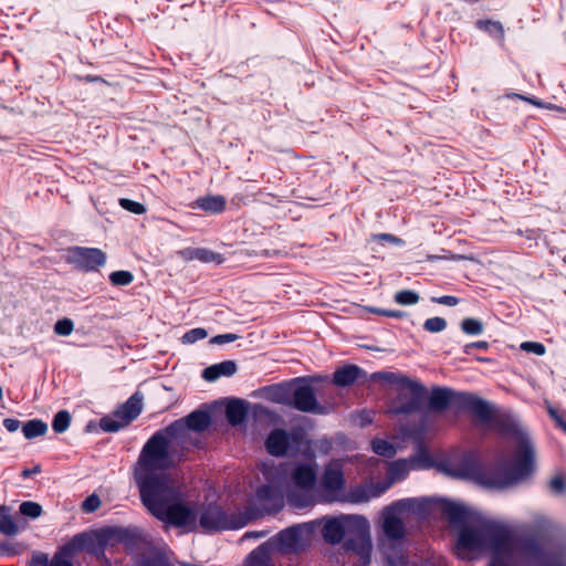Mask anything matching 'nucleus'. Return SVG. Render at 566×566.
<instances>
[{
    "label": "nucleus",
    "instance_id": "2",
    "mask_svg": "<svg viewBox=\"0 0 566 566\" xmlns=\"http://www.w3.org/2000/svg\"><path fill=\"white\" fill-rule=\"evenodd\" d=\"M514 532L503 523H490L480 530L465 528L455 546L461 558H471L475 554L486 553L491 556L490 566H504L512 553Z\"/></svg>",
    "mask_w": 566,
    "mask_h": 566
},
{
    "label": "nucleus",
    "instance_id": "44",
    "mask_svg": "<svg viewBox=\"0 0 566 566\" xmlns=\"http://www.w3.org/2000/svg\"><path fill=\"white\" fill-rule=\"evenodd\" d=\"M54 329L59 335H69L73 331V323L67 318L61 319L55 324Z\"/></svg>",
    "mask_w": 566,
    "mask_h": 566
},
{
    "label": "nucleus",
    "instance_id": "17",
    "mask_svg": "<svg viewBox=\"0 0 566 566\" xmlns=\"http://www.w3.org/2000/svg\"><path fill=\"white\" fill-rule=\"evenodd\" d=\"M184 426V431L179 430L177 432V440L180 441L184 436L187 433L188 429L195 430V431H202L207 429L210 424V417L205 411H195L190 413L185 422L178 421Z\"/></svg>",
    "mask_w": 566,
    "mask_h": 566
},
{
    "label": "nucleus",
    "instance_id": "12",
    "mask_svg": "<svg viewBox=\"0 0 566 566\" xmlns=\"http://www.w3.org/2000/svg\"><path fill=\"white\" fill-rule=\"evenodd\" d=\"M406 503H397L384 513L382 528L385 534L392 539L401 538L405 534L401 516L403 514Z\"/></svg>",
    "mask_w": 566,
    "mask_h": 566
},
{
    "label": "nucleus",
    "instance_id": "33",
    "mask_svg": "<svg viewBox=\"0 0 566 566\" xmlns=\"http://www.w3.org/2000/svg\"><path fill=\"white\" fill-rule=\"evenodd\" d=\"M99 426L104 431L115 432V431L119 430L120 428L127 426V423L125 422L124 419L116 418L115 413H114L113 417L103 418L99 422Z\"/></svg>",
    "mask_w": 566,
    "mask_h": 566
},
{
    "label": "nucleus",
    "instance_id": "36",
    "mask_svg": "<svg viewBox=\"0 0 566 566\" xmlns=\"http://www.w3.org/2000/svg\"><path fill=\"white\" fill-rule=\"evenodd\" d=\"M20 512L25 516L38 517L41 515L42 509L38 503L23 502L20 505Z\"/></svg>",
    "mask_w": 566,
    "mask_h": 566
},
{
    "label": "nucleus",
    "instance_id": "60",
    "mask_svg": "<svg viewBox=\"0 0 566 566\" xmlns=\"http://www.w3.org/2000/svg\"><path fill=\"white\" fill-rule=\"evenodd\" d=\"M23 474L27 476V475H29V474H32V471L25 470V471L23 472Z\"/></svg>",
    "mask_w": 566,
    "mask_h": 566
},
{
    "label": "nucleus",
    "instance_id": "59",
    "mask_svg": "<svg viewBox=\"0 0 566 566\" xmlns=\"http://www.w3.org/2000/svg\"><path fill=\"white\" fill-rule=\"evenodd\" d=\"M382 239H386V240H395L394 238H391L390 235L388 234H384L381 235Z\"/></svg>",
    "mask_w": 566,
    "mask_h": 566
},
{
    "label": "nucleus",
    "instance_id": "28",
    "mask_svg": "<svg viewBox=\"0 0 566 566\" xmlns=\"http://www.w3.org/2000/svg\"><path fill=\"white\" fill-rule=\"evenodd\" d=\"M370 446L376 454L384 458H394L397 452V449L392 443L382 439H374L370 442Z\"/></svg>",
    "mask_w": 566,
    "mask_h": 566
},
{
    "label": "nucleus",
    "instance_id": "34",
    "mask_svg": "<svg viewBox=\"0 0 566 566\" xmlns=\"http://www.w3.org/2000/svg\"><path fill=\"white\" fill-rule=\"evenodd\" d=\"M71 417L67 411H60L55 415L52 427L56 432L65 431L70 426Z\"/></svg>",
    "mask_w": 566,
    "mask_h": 566
},
{
    "label": "nucleus",
    "instance_id": "26",
    "mask_svg": "<svg viewBox=\"0 0 566 566\" xmlns=\"http://www.w3.org/2000/svg\"><path fill=\"white\" fill-rule=\"evenodd\" d=\"M91 541V533H84L75 536L69 544L63 547V553L73 556L80 552L87 551Z\"/></svg>",
    "mask_w": 566,
    "mask_h": 566
},
{
    "label": "nucleus",
    "instance_id": "18",
    "mask_svg": "<svg viewBox=\"0 0 566 566\" xmlns=\"http://www.w3.org/2000/svg\"><path fill=\"white\" fill-rule=\"evenodd\" d=\"M143 397L139 394L133 395L116 412V418H122L128 424L142 411Z\"/></svg>",
    "mask_w": 566,
    "mask_h": 566
},
{
    "label": "nucleus",
    "instance_id": "20",
    "mask_svg": "<svg viewBox=\"0 0 566 566\" xmlns=\"http://www.w3.org/2000/svg\"><path fill=\"white\" fill-rule=\"evenodd\" d=\"M475 28L489 34V36L497 41L501 45L503 44L505 30L500 21L492 19H480L475 22Z\"/></svg>",
    "mask_w": 566,
    "mask_h": 566
},
{
    "label": "nucleus",
    "instance_id": "4",
    "mask_svg": "<svg viewBox=\"0 0 566 566\" xmlns=\"http://www.w3.org/2000/svg\"><path fill=\"white\" fill-rule=\"evenodd\" d=\"M209 514L220 518L221 507L217 505H209L201 512L200 526L207 531L237 530L245 526L248 523L254 520L260 518V513H258L252 505L230 514H226V522L218 520V522L212 523L208 520Z\"/></svg>",
    "mask_w": 566,
    "mask_h": 566
},
{
    "label": "nucleus",
    "instance_id": "11",
    "mask_svg": "<svg viewBox=\"0 0 566 566\" xmlns=\"http://www.w3.org/2000/svg\"><path fill=\"white\" fill-rule=\"evenodd\" d=\"M424 464V460L413 457L405 460H397L388 464V481L379 488L375 494L387 490L394 481L401 480L406 474L413 469H419Z\"/></svg>",
    "mask_w": 566,
    "mask_h": 566
},
{
    "label": "nucleus",
    "instance_id": "37",
    "mask_svg": "<svg viewBox=\"0 0 566 566\" xmlns=\"http://www.w3.org/2000/svg\"><path fill=\"white\" fill-rule=\"evenodd\" d=\"M192 258H196L203 262L221 263V261H222V259L219 254H216V253L207 251V250H196L193 252Z\"/></svg>",
    "mask_w": 566,
    "mask_h": 566
},
{
    "label": "nucleus",
    "instance_id": "3",
    "mask_svg": "<svg viewBox=\"0 0 566 566\" xmlns=\"http://www.w3.org/2000/svg\"><path fill=\"white\" fill-rule=\"evenodd\" d=\"M142 501L149 512L163 522L187 530L196 526V510L190 503L180 499L177 483L166 485L153 493L147 492Z\"/></svg>",
    "mask_w": 566,
    "mask_h": 566
},
{
    "label": "nucleus",
    "instance_id": "30",
    "mask_svg": "<svg viewBox=\"0 0 566 566\" xmlns=\"http://www.w3.org/2000/svg\"><path fill=\"white\" fill-rule=\"evenodd\" d=\"M46 424L41 420H31L23 426V433L27 439L43 436L46 431Z\"/></svg>",
    "mask_w": 566,
    "mask_h": 566
},
{
    "label": "nucleus",
    "instance_id": "46",
    "mask_svg": "<svg viewBox=\"0 0 566 566\" xmlns=\"http://www.w3.org/2000/svg\"><path fill=\"white\" fill-rule=\"evenodd\" d=\"M521 348L524 350H527V352H533L537 355H543L545 353L544 346L539 343H532V342L523 343L521 345Z\"/></svg>",
    "mask_w": 566,
    "mask_h": 566
},
{
    "label": "nucleus",
    "instance_id": "10",
    "mask_svg": "<svg viewBox=\"0 0 566 566\" xmlns=\"http://www.w3.org/2000/svg\"><path fill=\"white\" fill-rule=\"evenodd\" d=\"M251 505L262 517L279 512L283 507L284 501L279 490L272 485H263L258 489Z\"/></svg>",
    "mask_w": 566,
    "mask_h": 566
},
{
    "label": "nucleus",
    "instance_id": "38",
    "mask_svg": "<svg viewBox=\"0 0 566 566\" xmlns=\"http://www.w3.org/2000/svg\"><path fill=\"white\" fill-rule=\"evenodd\" d=\"M265 480L269 483H276L280 480L281 469L274 465L263 464L262 467Z\"/></svg>",
    "mask_w": 566,
    "mask_h": 566
},
{
    "label": "nucleus",
    "instance_id": "48",
    "mask_svg": "<svg viewBox=\"0 0 566 566\" xmlns=\"http://www.w3.org/2000/svg\"><path fill=\"white\" fill-rule=\"evenodd\" d=\"M67 555L63 553V549L56 554L51 563V566H73L67 559Z\"/></svg>",
    "mask_w": 566,
    "mask_h": 566
},
{
    "label": "nucleus",
    "instance_id": "31",
    "mask_svg": "<svg viewBox=\"0 0 566 566\" xmlns=\"http://www.w3.org/2000/svg\"><path fill=\"white\" fill-rule=\"evenodd\" d=\"M198 206L206 211L218 212L224 208V200L221 197H206L197 201Z\"/></svg>",
    "mask_w": 566,
    "mask_h": 566
},
{
    "label": "nucleus",
    "instance_id": "41",
    "mask_svg": "<svg viewBox=\"0 0 566 566\" xmlns=\"http://www.w3.org/2000/svg\"><path fill=\"white\" fill-rule=\"evenodd\" d=\"M462 329L468 334H480L482 332V324L476 319L467 318L462 322Z\"/></svg>",
    "mask_w": 566,
    "mask_h": 566
},
{
    "label": "nucleus",
    "instance_id": "51",
    "mask_svg": "<svg viewBox=\"0 0 566 566\" xmlns=\"http://www.w3.org/2000/svg\"><path fill=\"white\" fill-rule=\"evenodd\" d=\"M78 80L87 83H106V81L103 77L90 74L85 76H78Z\"/></svg>",
    "mask_w": 566,
    "mask_h": 566
},
{
    "label": "nucleus",
    "instance_id": "35",
    "mask_svg": "<svg viewBox=\"0 0 566 566\" xmlns=\"http://www.w3.org/2000/svg\"><path fill=\"white\" fill-rule=\"evenodd\" d=\"M395 301L401 305H411L419 301V295L412 291H401L396 294Z\"/></svg>",
    "mask_w": 566,
    "mask_h": 566
},
{
    "label": "nucleus",
    "instance_id": "23",
    "mask_svg": "<svg viewBox=\"0 0 566 566\" xmlns=\"http://www.w3.org/2000/svg\"><path fill=\"white\" fill-rule=\"evenodd\" d=\"M468 408L482 422H486L492 418L493 410L491 405L480 398L469 399Z\"/></svg>",
    "mask_w": 566,
    "mask_h": 566
},
{
    "label": "nucleus",
    "instance_id": "49",
    "mask_svg": "<svg viewBox=\"0 0 566 566\" xmlns=\"http://www.w3.org/2000/svg\"><path fill=\"white\" fill-rule=\"evenodd\" d=\"M49 563V558H48V555L43 554V553H38V554H34L31 562H30V566H46Z\"/></svg>",
    "mask_w": 566,
    "mask_h": 566
},
{
    "label": "nucleus",
    "instance_id": "7",
    "mask_svg": "<svg viewBox=\"0 0 566 566\" xmlns=\"http://www.w3.org/2000/svg\"><path fill=\"white\" fill-rule=\"evenodd\" d=\"M373 378L394 384L400 398L410 399L407 406L392 409L394 413L409 412L416 409L426 395V390L420 384L407 377H396L394 374H375Z\"/></svg>",
    "mask_w": 566,
    "mask_h": 566
},
{
    "label": "nucleus",
    "instance_id": "57",
    "mask_svg": "<svg viewBox=\"0 0 566 566\" xmlns=\"http://www.w3.org/2000/svg\"><path fill=\"white\" fill-rule=\"evenodd\" d=\"M520 98L524 99V101H527L530 103H532L533 105H536L538 107H542L543 106V103L539 102L538 99H536L535 97H525V96H522V95H517Z\"/></svg>",
    "mask_w": 566,
    "mask_h": 566
},
{
    "label": "nucleus",
    "instance_id": "14",
    "mask_svg": "<svg viewBox=\"0 0 566 566\" xmlns=\"http://www.w3.org/2000/svg\"><path fill=\"white\" fill-rule=\"evenodd\" d=\"M291 478L295 488L308 492L316 482V470L311 464H298L294 468Z\"/></svg>",
    "mask_w": 566,
    "mask_h": 566
},
{
    "label": "nucleus",
    "instance_id": "54",
    "mask_svg": "<svg viewBox=\"0 0 566 566\" xmlns=\"http://www.w3.org/2000/svg\"><path fill=\"white\" fill-rule=\"evenodd\" d=\"M548 412L549 415L557 421V423L566 431V422L563 421V419L558 416L557 411L548 406Z\"/></svg>",
    "mask_w": 566,
    "mask_h": 566
},
{
    "label": "nucleus",
    "instance_id": "13",
    "mask_svg": "<svg viewBox=\"0 0 566 566\" xmlns=\"http://www.w3.org/2000/svg\"><path fill=\"white\" fill-rule=\"evenodd\" d=\"M71 259L78 266L92 270L104 264L105 254L98 249L74 248L71 251Z\"/></svg>",
    "mask_w": 566,
    "mask_h": 566
},
{
    "label": "nucleus",
    "instance_id": "1",
    "mask_svg": "<svg viewBox=\"0 0 566 566\" xmlns=\"http://www.w3.org/2000/svg\"><path fill=\"white\" fill-rule=\"evenodd\" d=\"M184 426L175 422L165 430L154 434L144 446L135 467V479L139 486L140 496L153 493L176 483L164 471L174 464L170 447L179 442L177 432L184 431Z\"/></svg>",
    "mask_w": 566,
    "mask_h": 566
},
{
    "label": "nucleus",
    "instance_id": "29",
    "mask_svg": "<svg viewBox=\"0 0 566 566\" xmlns=\"http://www.w3.org/2000/svg\"><path fill=\"white\" fill-rule=\"evenodd\" d=\"M450 400V392L446 389H434L430 396V407L437 410L443 409Z\"/></svg>",
    "mask_w": 566,
    "mask_h": 566
},
{
    "label": "nucleus",
    "instance_id": "56",
    "mask_svg": "<svg viewBox=\"0 0 566 566\" xmlns=\"http://www.w3.org/2000/svg\"><path fill=\"white\" fill-rule=\"evenodd\" d=\"M438 303L453 306L458 304V300L453 296H443L438 298Z\"/></svg>",
    "mask_w": 566,
    "mask_h": 566
},
{
    "label": "nucleus",
    "instance_id": "21",
    "mask_svg": "<svg viewBox=\"0 0 566 566\" xmlns=\"http://www.w3.org/2000/svg\"><path fill=\"white\" fill-rule=\"evenodd\" d=\"M237 371V365L232 360H226L203 370L202 377L208 381H214L221 376H232Z\"/></svg>",
    "mask_w": 566,
    "mask_h": 566
},
{
    "label": "nucleus",
    "instance_id": "55",
    "mask_svg": "<svg viewBox=\"0 0 566 566\" xmlns=\"http://www.w3.org/2000/svg\"><path fill=\"white\" fill-rule=\"evenodd\" d=\"M3 424L7 428V430L12 432L19 429L20 422L15 419H6Z\"/></svg>",
    "mask_w": 566,
    "mask_h": 566
},
{
    "label": "nucleus",
    "instance_id": "27",
    "mask_svg": "<svg viewBox=\"0 0 566 566\" xmlns=\"http://www.w3.org/2000/svg\"><path fill=\"white\" fill-rule=\"evenodd\" d=\"M247 566H271L270 545H262L253 551Z\"/></svg>",
    "mask_w": 566,
    "mask_h": 566
},
{
    "label": "nucleus",
    "instance_id": "15",
    "mask_svg": "<svg viewBox=\"0 0 566 566\" xmlns=\"http://www.w3.org/2000/svg\"><path fill=\"white\" fill-rule=\"evenodd\" d=\"M347 515L326 520L322 534L326 542L335 544L345 538Z\"/></svg>",
    "mask_w": 566,
    "mask_h": 566
},
{
    "label": "nucleus",
    "instance_id": "40",
    "mask_svg": "<svg viewBox=\"0 0 566 566\" xmlns=\"http://www.w3.org/2000/svg\"><path fill=\"white\" fill-rule=\"evenodd\" d=\"M133 275L127 271H117L111 274V281L115 285H126L130 283Z\"/></svg>",
    "mask_w": 566,
    "mask_h": 566
},
{
    "label": "nucleus",
    "instance_id": "61",
    "mask_svg": "<svg viewBox=\"0 0 566 566\" xmlns=\"http://www.w3.org/2000/svg\"><path fill=\"white\" fill-rule=\"evenodd\" d=\"M252 535H253L252 533H247V534H245V537H250V536H252Z\"/></svg>",
    "mask_w": 566,
    "mask_h": 566
},
{
    "label": "nucleus",
    "instance_id": "58",
    "mask_svg": "<svg viewBox=\"0 0 566 566\" xmlns=\"http://www.w3.org/2000/svg\"><path fill=\"white\" fill-rule=\"evenodd\" d=\"M208 520H209L210 522H212V523H213V522H218V520H221V521L226 522V514H224V513H223V511L221 510V516H220V518H217L214 515L209 514Z\"/></svg>",
    "mask_w": 566,
    "mask_h": 566
},
{
    "label": "nucleus",
    "instance_id": "6",
    "mask_svg": "<svg viewBox=\"0 0 566 566\" xmlns=\"http://www.w3.org/2000/svg\"><path fill=\"white\" fill-rule=\"evenodd\" d=\"M534 452L531 448L525 447L517 467L514 469L515 473L507 475L503 471H488L479 474L475 480L483 486L490 489H503L510 486L518 479L525 476L532 469Z\"/></svg>",
    "mask_w": 566,
    "mask_h": 566
},
{
    "label": "nucleus",
    "instance_id": "47",
    "mask_svg": "<svg viewBox=\"0 0 566 566\" xmlns=\"http://www.w3.org/2000/svg\"><path fill=\"white\" fill-rule=\"evenodd\" d=\"M566 486V480L563 475H555L551 480V488L556 492H563Z\"/></svg>",
    "mask_w": 566,
    "mask_h": 566
},
{
    "label": "nucleus",
    "instance_id": "45",
    "mask_svg": "<svg viewBox=\"0 0 566 566\" xmlns=\"http://www.w3.org/2000/svg\"><path fill=\"white\" fill-rule=\"evenodd\" d=\"M207 336V332L203 328H196L185 334L184 342L193 343L198 339H202Z\"/></svg>",
    "mask_w": 566,
    "mask_h": 566
},
{
    "label": "nucleus",
    "instance_id": "9",
    "mask_svg": "<svg viewBox=\"0 0 566 566\" xmlns=\"http://www.w3.org/2000/svg\"><path fill=\"white\" fill-rule=\"evenodd\" d=\"M321 485L331 501L338 499L345 488L343 465L339 461H331L324 469Z\"/></svg>",
    "mask_w": 566,
    "mask_h": 566
},
{
    "label": "nucleus",
    "instance_id": "50",
    "mask_svg": "<svg viewBox=\"0 0 566 566\" xmlns=\"http://www.w3.org/2000/svg\"><path fill=\"white\" fill-rule=\"evenodd\" d=\"M289 501H290L291 503H293L295 506H305V505H307V504H310V503H311V499H310L308 496H306V497H305V499H303V500H300V499H297V496H296V495H294V494H290V495H289Z\"/></svg>",
    "mask_w": 566,
    "mask_h": 566
},
{
    "label": "nucleus",
    "instance_id": "53",
    "mask_svg": "<svg viewBox=\"0 0 566 566\" xmlns=\"http://www.w3.org/2000/svg\"><path fill=\"white\" fill-rule=\"evenodd\" d=\"M234 339H237V335H234V334H226V335L216 336L212 339V342L221 344V343H226V342H232Z\"/></svg>",
    "mask_w": 566,
    "mask_h": 566
},
{
    "label": "nucleus",
    "instance_id": "42",
    "mask_svg": "<svg viewBox=\"0 0 566 566\" xmlns=\"http://www.w3.org/2000/svg\"><path fill=\"white\" fill-rule=\"evenodd\" d=\"M101 505V500L96 494H92L88 497L85 499V501L82 504V509L87 512L92 513L96 511Z\"/></svg>",
    "mask_w": 566,
    "mask_h": 566
},
{
    "label": "nucleus",
    "instance_id": "5",
    "mask_svg": "<svg viewBox=\"0 0 566 566\" xmlns=\"http://www.w3.org/2000/svg\"><path fill=\"white\" fill-rule=\"evenodd\" d=\"M345 547L356 552L360 559L366 563L371 551L369 524L366 518L357 515H347L345 532Z\"/></svg>",
    "mask_w": 566,
    "mask_h": 566
},
{
    "label": "nucleus",
    "instance_id": "52",
    "mask_svg": "<svg viewBox=\"0 0 566 566\" xmlns=\"http://www.w3.org/2000/svg\"><path fill=\"white\" fill-rule=\"evenodd\" d=\"M373 313L385 315L388 317H400L402 313L399 311L371 310Z\"/></svg>",
    "mask_w": 566,
    "mask_h": 566
},
{
    "label": "nucleus",
    "instance_id": "22",
    "mask_svg": "<svg viewBox=\"0 0 566 566\" xmlns=\"http://www.w3.org/2000/svg\"><path fill=\"white\" fill-rule=\"evenodd\" d=\"M359 374L360 369L357 366L348 365L334 373L333 381L337 386L345 387L354 384Z\"/></svg>",
    "mask_w": 566,
    "mask_h": 566
},
{
    "label": "nucleus",
    "instance_id": "19",
    "mask_svg": "<svg viewBox=\"0 0 566 566\" xmlns=\"http://www.w3.org/2000/svg\"><path fill=\"white\" fill-rule=\"evenodd\" d=\"M265 446L272 455H283L289 447V436L283 430H274L266 439Z\"/></svg>",
    "mask_w": 566,
    "mask_h": 566
},
{
    "label": "nucleus",
    "instance_id": "39",
    "mask_svg": "<svg viewBox=\"0 0 566 566\" xmlns=\"http://www.w3.org/2000/svg\"><path fill=\"white\" fill-rule=\"evenodd\" d=\"M446 325V321L441 317L429 318L424 322V328L430 333L441 332Z\"/></svg>",
    "mask_w": 566,
    "mask_h": 566
},
{
    "label": "nucleus",
    "instance_id": "8",
    "mask_svg": "<svg viewBox=\"0 0 566 566\" xmlns=\"http://www.w3.org/2000/svg\"><path fill=\"white\" fill-rule=\"evenodd\" d=\"M313 538V528L308 524L289 527L274 539V545L283 553H294L308 546Z\"/></svg>",
    "mask_w": 566,
    "mask_h": 566
},
{
    "label": "nucleus",
    "instance_id": "32",
    "mask_svg": "<svg viewBox=\"0 0 566 566\" xmlns=\"http://www.w3.org/2000/svg\"><path fill=\"white\" fill-rule=\"evenodd\" d=\"M7 509L0 506V532L6 535H14L18 532V526L13 520L6 514Z\"/></svg>",
    "mask_w": 566,
    "mask_h": 566
},
{
    "label": "nucleus",
    "instance_id": "25",
    "mask_svg": "<svg viewBox=\"0 0 566 566\" xmlns=\"http://www.w3.org/2000/svg\"><path fill=\"white\" fill-rule=\"evenodd\" d=\"M113 533L111 531H99L91 533V543L88 545L87 552L99 555L104 552L105 546L112 539Z\"/></svg>",
    "mask_w": 566,
    "mask_h": 566
},
{
    "label": "nucleus",
    "instance_id": "24",
    "mask_svg": "<svg viewBox=\"0 0 566 566\" xmlns=\"http://www.w3.org/2000/svg\"><path fill=\"white\" fill-rule=\"evenodd\" d=\"M247 411L245 405L240 400H232L226 407L227 419L233 426L243 422Z\"/></svg>",
    "mask_w": 566,
    "mask_h": 566
},
{
    "label": "nucleus",
    "instance_id": "16",
    "mask_svg": "<svg viewBox=\"0 0 566 566\" xmlns=\"http://www.w3.org/2000/svg\"><path fill=\"white\" fill-rule=\"evenodd\" d=\"M293 406L304 412L315 411L318 406L313 389L307 386L297 387L293 394Z\"/></svg>",
    "mask_w": 566,
    "mask_h": 566
},
{
    "label": "nucleus",
    "instance_id": "43",
    "mask_svg": "<svg viewBox=\"0 0 566 566\" xmlns=\"http://www.w3.org/2000/svg\"><path fill=\"white\" fill-rule=\"evenodd\" d=\"M120 206L130 211V212H134V213H137V214H140L143 212H145V208L143 205L138 203V202H135V201H132L129 199H120Z\"/></svg>",
    "mask_w": 566,
    "mask_h": 566
}]
</instances>
